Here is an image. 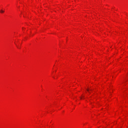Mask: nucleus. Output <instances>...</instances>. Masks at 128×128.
Here are the masks:
<instances>
[{
  "label": "nucleus",
  "instance_id": "nucleus-1",
  "mask_svg": "<svg viewBox=\"0 0 128 128\" xmlns=\"http://www.w3.org/2000/svg\"><path fill=\"white\" fill-rule=\"evenodd\" d=\"M0 12H1V14H2V13L4 12V11L2 10H0Z\"/></svg>",
  "mask_w": 128,
  "mask_h": 128
},
{
  "label": "nucleus",
  "instance_id": "nucleus-2",
  "mask_svg": "<svg viewBox=\"0 0 128 128\" xmlns=\"http://www.w3.org/2000/svg\"><path fill=\"white\" fill-rule=\"evenodd\" d=\"M86 90H87V92H90V89L88 88Z\"/></svg>",
  "mask_w": 128,
  "mask_h": 128
},
{
  "label": "nucleus",
  "instance_id": "nucleus-3",
  "mask_svg": "<svg viewBox=\"0 0 128 128\" xmlns=\"http://www.w3.org/2000/svg\"><path fill=\"white\" fill-rule=\"evenodd\" d=\"M90 90L92 91V90Z\"/></svg>",
  "mask_w": 128,
  "mask_h": 128
}]
</instances>
